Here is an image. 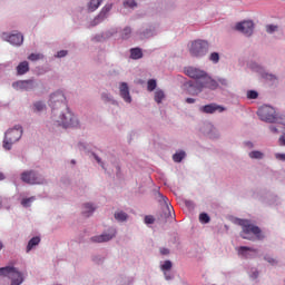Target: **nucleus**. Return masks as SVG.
Instances as JSON below:
<instances>
[{
  "label": "nucleus",
  "mask_w": 285,
  "mask_h": 285,
  "mask_svg": "<svg viewBox=\"0 0 285 285\" xmlns=\"http://www.w3.org/2000/svg\"><path fill=\"white\" fill-rule=\"evenodd\" d=\"M53 121L62 128H77L79 126V120L68 107L60 109L56 116L53 115Z\"/></svg>",
  "instance_id": "f257e3e1"
},
{
  "label": "nucleus",
  "mask_w": 285,
  "mask_h": 285,
  "mask_svg": "<svg viewBox=\"0 0 285 285\" xmlns=\"http://www.w3.org/2000/svg\"><path fill=\"white\" fill-rule=\"evenodd\" d=\"M204 88H208L209 90H217V88H219V83L215 79L210 78L208 73H206L202 81L189 86L188 95H199Z\"/></svg>",
  "instance_id": "f03ea898"
},
{
  "label": "nucleus",
  "mask_w": 285,
  "mask_h": 285,
  "mask_svg": "<svg viewBox=\"0 0 285 285\" xmlns=\"http://www.w3.org/2000/svg\"><path fill=\"white\" fill-rule=\"evenodd\" d=\"M238 226H242L243 230L240 233V237L243 239H253L252 235H256L257 239H263L264 237L262 236V229H259L257 226L250 224V220L247 219H238L237 220Z\"/></svg>",
  "instance_id": "7ed1b4c3"
},
{
  "label": "nucleus",
  "mask_w": 285,
  "mask_h": 285,
  "mask_svg": "<svg viewBox=\"0 0 285 285\" xmlns=\"http://www.w3.org/2000/svg\"><path fill=\"white\" fill-rule=\"evenodd\" d=\"M23 135V128L17 125L14 128L9 129L4 135L3 148L4 150H11L12 144H17Z\"/></svg>",
  "instance_id": "20e7f679"
},
{
  "label": "nucleus",
  "mask_w": 285,
  "mask_h": 285,
  "mask_svg": "<svg viewBox=\"0 0 285 285\" xmlns=\"http://www.w3.org/2000/svg\"><path fill=\"white\" fill-rule=\"evenodd\" d=\"M49 106L51 107L52 115H59V111L66 109L68 104H66V96L61 91H56L50 96Z\"/></svg>",
  "instance_id": "39448f33"
},
{
  "label": "nucleus",
  "mask_w": 285,
  "mask_h": 285,
  "mask_svg": "<svg viewBox=\"0 0 285 285\" xmlns=\"http://www.w3.org/2000/svg\"><path fill=\"white\" fill-rule=\"evenodd\" d=\"M188 48L189 55L199 58L206 57V55H208V48H210V45L205 40H194L188 45Z\"/></svg>",
  "instance_id": "423d86ee"
},
{
  "label": "nucleus",
  "mask_w": 285,
  "mask_h": 285,
  "mask_svg": "<svg viewBox=\"0 0 285 285\" xmlns=\"http://www.w3.org/2000/svg\"><path fill=\"white\" fill-rule=\"evenodd\" d=\"M0 277H8L9 279H11V285L23 284V274H21V272H18V269L14 267H1Z\"/></svg>",
  "instance_id": "0eeeda50"
},
{
  "label": "nucleus",
  "mask_w": 285,
  "mask_h": 285,
  "mask_svg": "<svg viewBox=\"0 0 285 285\" xmlns=\"http://www.w3.org/2000/svg\"><path fill=\"white\" fill-rule=\"evenodd\" d=\"M257 115L262 121H266L267 124H277L279 118H277V111H275V108L268 105L262 106Z\"/></svg>",
  "instance_id": "6e6552de"
},
{
  "label": "nucleus",
  "mask_w": 285,
  "mask_h": 285,
  "mask_svg": "<svg viewBox=\"0 0 285 285\" xmlns=\"http://www.w3.org/2000/svg\"><path fill=\"white\" fill-rule=\"evenodd\" d=\"M163 202V213L160 214V220L161 222H174L175 220V209L173 208V205H170L168 197L159 194Z\"/></svg>",
  "instance_id": "1a4fd4ad"
},
{
  "label": "nucleus",
  "mask_w": 285,
  "mask_h": 285,
  "mask_svg": "<svg viewBox=\"0 0 285 285\" xmlns=\"http://www.w3.org/2000/svg\"><path fill=\"white\" fill-rule=\"evenodd\" d=\"M185 73L187 75V77H190L191 79H196L193 86H197V82L203 81L204 77H206V72L204 70H199L195 67L186 68Z\"/></svg>",
  "instance_id": "9d476101"
},
{
  "label": "nucleus",
  "mask_w": 285,
  "mask_h": 285,
  "mask_svg": "<svg viewBox=\"0 0 285 285\" xmlns=\"http://www.w3.org/2000/svg\"><path fill=\"white\" fill-rule=\"evenodd\" d=\"M254 29L255 23H253V21L250 20L238 22L235 27V30H237L238 32H243V35H246V37H250Z\"/></svg>",
  "instance_id": "9b49d317"
},
{
  "label": "nucleus",
  "mask_w": 285,
  "mask_h": 285,
  "mask_svg": "<svg viewBox=\"0 0 285 285\" xmlns=\"http://www.w3.org/2000/svg\"><path fill=\"white\" fill-rule=\"evenodd\" d=\"M21 179L24 184H43V179H41L33 170L23 171L21 174Z\"/></svg>",
  "instance_id": "f8f14e48"
},
{
  "label": "nucleus",
  "mask_w": 285,
  "mask_h": 285,
  "mask_svg": "<svg viewBox=\"0 0 285 285\" xmlns=\"http://www.w3.org/2000/svg\"><path fill=\"white\" fill-rule=\"evenodd\" d=\"M110 10H112V4H106L100 13L91 22V26H99L101 21H105V19H108V14H110Z\"/></svg>",
  "instance_id": "ddd939ff"
},
{
  "label": "nucleus",
  "mask_w": 285,
  "mask_h": 285,
  "mask_svg": "<svg viewBox=\"0 0 285 285\" xmlns=\"http://www.w3.org/2000/svg\"><path fill=\"white\" fill-rule=\"evenodd\" d=\"M13 88H16V90H35L37 83L35 80H20L13 83Z\"/></svg>",
  "instance_id": "4468645a"
},
{
  "label": "nucleus",
  "mask_w": 285,
  "mask_h": 285,
  "mask_svg": "<svg viewBox=\"0 0 285 285\" xmlns=\"http://www.w3.org/2000/svg\"><path fill=\"white\" fill-rule=\"evenodd\" d=\"M2 39L11 43V46H21L23 43V36L21 33H12L10 36L3 33Z\"/></svg>",
  "instance_id": "2eb2a0df"
},
{
  "label": "nucleus",
  "mask_w": 285,
  "mask_h": 285,
  "mask_svg": "<svg viewBox=\"0 0 285 285\" xmlns=\"http://www.w3.org/2000/svg\"><path fill=\"white\" fill-rule=\"evenodd\" d=\"M202 112H205L206 115H213L215 112H224V110H226V108H224L223 106H219L217 104H209V105H205L200 108Z\"/></svg>",
  "instance_id": "dca6fc26"
},
{
  "label": "nucleus",
  "mask_w": 285,
  "mask_h": 285,
  "mask_svg": "<svg viewBox=\"0 0 285 285\" xmlns=\"http://www.w3.org/2000/svg\"><path fill=\"white\" fill-rule=\"evenodd\" d=\"M115 235H117V230L111 228L108 234L94 236L91 238V242H96L97 244H101L104 242H110V239H112V237H115Z\"/></svg>",
  "instance_id": "f3484780"
},
{
  "label": "nucleus",
  "mask_w": 285,
  "mask_h": 285,
  "mask_svg": "<svg viewBox=\"0 0 285 285\" xmlns=\"http://www.w3.org/2000/svg\"><path fill=\"white\" fill-rule=\"evenodd\" d=\"M120 97L126 101V104H131L132 98L130 97V89L128 88V83L121 82L120 87Z\"/></svg>",
  "instance_id": "a211bd4d"
},
{
  "label": "nucleus",
  "mask_w": 285,
  "mask_h": 285,
  "mask_svg": "<svg viewBox=\"0 0 285 285\" xmlns=\"http://www.w3.org/2000/svg\"><path fill=\"white\" fill-rule=\"evenodd\" d=\"M16 70L19 76L26 75V72H30V63H28V61H22L17 66Z\"/></svg>",
  "instance_id": "6ab92c4d"
},
{
  "label": "nucleus",
  "mask_w": 285,
  "mask_h": 285,
  "mask_svg": "<svg viewBox=\"0 0 285 285\" xmlns=\"http://www.w3.org/2000/svg\"><path fill=\"white\" fill-rule=\"evenodd\" d=\"M248 253H257V249L253 247H246V246L238 247V255H240L242 257H245L246 259H248L249 257Z\"/></svg>",
  "instance_id": "aec40b11"
},
{
  "label": "nucleus",
  "mask_w": 285,
  "mask_h": 285,
  "mask_svg": "<svg viewBox=\"0 0 285 285\" xmlns=\"http://www.w3.org/2000/svg\"><path fill=\"white\" fill-rule=\"evenodd\" d=\"M41 238L39 236L32 237L27 245V253H30L35 246H39Z\"/></svg>",
  "instance_id": "412c9836"
},
{
  "label": "nucleus",
  "mask_w": 285,
  "mask_h": 285,
  "mask_svg": "<svg viewBox=\"0 0 285 285\" xmlns=\"http://www.w3.org/2000/svg\"><path fill=\"white\" fill-rule=\"evenodd\" d=\"M83 212L82 214L86 215V217H90V215H92V213H95V206H92V204L87 203L83 205Z\"/></svg>",
  "instance_id": "4be33fe9"
},
{
  "label": "nucleus",
  "mask_w": 285,
  "mask_h": 285,
  "mask_svg": "<svg viewBox=\"0 0 285 285\" xmlns=\"http://www.w3.org/2000/svg\"><path fill=\"white\" fill-rule=\"evenodd\" d=\"M131 59H141L144 57V52L139 48L130 49Z\"/></svg>",
  "instance_id": "5701e85b"
},
{
  "label": "nucleus",
  "mask_w": 285,
  "mask_h": 285,
  "mask_svg": "<svg viewBox=\"0 0 285 285\" xmlns=\"http://www.w3.org/2000/svg\"><path fill=\"white\" fill-rule=\"evenodd\" d=\"M102 1L104 0H91L89 2V10H90V12H95V10H97V8H99L101 6Z\"/></svg>",
  "instance_id": "b1692460"
},
{
  "label": "nucleus",
  "mask_w": 285,
  "mask_h": 285,
  "mask_svg": "<svg viewBox=\"0 0 285 285\" xmlns=\"http://www.w3.org/2000/svg\"><path fill=\"white\" fill-rule=\"evenodd\" d=\"M165 98H166V95L164 94L163 90H157L155 92V101H156V104H161V101H164Z\"/></svg>",
  "instance_id": "393cba45"
},
{
  "label": "nucleus",
  "mask_w": 285,
  "mask_h": 285,
  "mask_svg": "<svg viewBox=\"0 0 285 285\" xmlns=\"http://www.w3.org/2000/svg\"><path fill=\"white\" fill-rule=\"evenodd\" d=\"M33 110H35V112H41V111L46 110V104H43L42 101L35 102Z\"/></svg>",
  "instance_id": "a878e982"
},
{
  "label": "nucleus",
  "mask_w": 285,
  "mask_h": 285,
  "mask_svg": "<svg viewBox=\"0 0 285 285\" xmlns=\"http://www.w3.org/2000/svg\"><path fill=\"white\" fill-rule=\"evenodd\" d=\"M115 219H117V222H126V219H128V214L124 212H117L115 213Z\"/></svg>",
  "instance_id": "bb28decb"
},
{
  "label": "nucleus",
  "mask_w": 285,
  "mask_h": 285,
  "mask_svg": "<svg viewBox=\"0 0 285 285\" xmlns=\"http://www.w3.org/2000/svg\"><path fill=\"white\" fill-rule=\"evenodd\" d=\"M184 157H186V153L179 151V153L174 154L173 159H174V161H176V164H179L184 159Z\"/></svg>",
  "instance_id": "cd10ccee"
},
{
  "label": "nucleus",
  "mask_w": 285,
  "mask_h": 285,
  "mask_svg": "<svg viewBox=\"0 0 285 285\" xmlns=\"http://www.w3.org/2000/svg\"><path fill=\"white\" fill-rule=\"evenodd\" d=\"M155 88H157V81L155 79L148 80L147 90H149V92H153V90H155Z\"/></svg>",
  "instance_id": "c85d7f7f"
},
{
  "label": "nucleus",
  "mask_w": 285,
  "mask_h": 285,
  "mask_svg": "<svg viewBox=\"0 0 285 285\" xmlns=\"http://www.w3.org/2000/svg\"><path fill=\"white\" fill-rule=\"evenodd\" d=\"M249 157L250 159H263L264 154L262 151H250Z\"/></svg>",
  "instance_id": "c756f323"
},
{
  "label": "nucleus",
  "mask_w": 285,
  "mask_h": 285,
  "mask_svg": "<svg viewBox=\"0 0 285 285\" xmlns=\"http://www.w3.org/2000/svg\"><path fill=\"white\" fill-rule=\"evenodd\" d=\"M199 222L202 224H208V222H210V216H208V214H206V213H202L199 215Z\"/></svg>",
  "instance_id": "7c9ffc66"
},
{
  "label": "nucleus",
  "mask_w": 285,
  "mask_h": 285,
  "mask_svg": "<svg viewBox=\"0 0 285 285\" xmlns=\"http://www.w3.org/2000/svg\"><path fill=\"white\" fill-rule=\"evenodd\" d=\"M29 61H39V59H43V55L41 53H31L28 57Z\"/></svg>",
  "instance_id": "2f4dec72"
},
{
  "label": "nucleus",
  "mask_w": 285,
  "mask_h": 285,
  "mask_svg": "<svg viewBox=\"0 0 285 285\" xmlns=\"http://www.w3.org/2000/svg\"><path fill=\"white\" fill-rule=\"evenodd\" d=\"M32 202H35V197H30V198H23L21 200V204L24 208H28L30 206V204H32Z\"/></svg>",
  "instance_id": "473e14b6"
},
{
  "label": "nucleus",
  "mask_w": 285,
  "mask_h": 285,
  "mask_svg": "<svg viewBox=\"0 0 285 285\" xmlns=\"http://www.w3.org/2000/svg\"><path fill=\"white\" fill-rule=\"evenodd\" d=\"M124 6H127V8H137V2L135 0H125Z\"/></svg>",
  "instance_id": "72a5a7b5"
},
{
  "label": "nucleus",
  "mask_w": 285,
  "mask_h": 285,
  "mask_svg": "<svg viewBox=\"0 0 285 285\" xmlns=\"http://www.w3.org/2000/svg\"><path fill=\"white\" fill-rule=\"evenodd\" d=\"M131 32H132V30L129 27H126L122 30V39H128L130 37Z\"/></svg>",
  "instance_id": "f704fd0d"
},
{
  "label": "nucleus",
  "mask_w": 285,
  "mask_h": 285,
  "mask_svg": "<svg viewBox=\"0 0 285 285\" xmlns=\"http://www.w3.org/2000/svg\"><path fill=\"white\" fill-rule=\"evenodd\" d=\"M257 97H259V94H257V91L255 90L247 91V99H257Z\"/></svg>",
  "instance_id": "c9c22d12"
},
{
  "label": "nucleus",
  "mask_w": 285,
  "mask_h": 285,
  "mask_svg": "<svg viewBox=\"0 0 285 285\" xmlns=\"http://www.w3.org/2000/svg\"><path fill=\"white\" fill-rule=\"evenodd\" d=\"M209 59H210V61H213L214 63H218V62H219V53H217V52L210 53Z\"/></svg>",
  "instance_id": "e433bc0d"
},
{
  "label": "nucleus",
  "mask_w": 285,
  "mask_h": 285,
  "mask_svg": "<svg viewBox=\"0 0 285 285\" xmlns=\"http://www.w3.org/2000/svg\"><path fill=\"white\" fill-rule=\"evenodd\" d=\"M170 268H173V263L170 261H166L163 265H161V271H170Z\"/></svg>",
  "instance_id": "4c0bfd02"
},
{
  "label": "nucleus",
  "mask_w": 285,
  "mask_h": 285,
  "mask_svg": "<svg viewBox=\"0 0 285 285\" xmlns=\"http://www.w3.org/2000/svg\"><path fill=\"white\" fill-rule=\"evenodd\" d=\"M276 30H277V26H274V24L266 26V32H268L269 35H273V32H276Z\"/></svg>",
  "instance_id": "58836bf2"
},
{
  "label": "nucleus",
  "mask_w": 285,
  "mask_h": 285,
  "mask_svg": "<svg viewBox=\"0 0 285 285\" xmlns=\"http://www.w3.org/2000/svg\"><path fill=\"white\" fill-rule=\"evenodd\" d=\"M145 224H155V217L151 215L145 216Z\"/></svg>",
  "instance_id": "ea45409f"
},
{
  "label": "nucleus",
  "mask_w": 285,
  "mask_h": 285,
  "mask_svg": "<svg viewBox=\"0 0 285 285\" xmlns=\"http://www.w3.org/2000/svg\"><path fill=\"white\" fill-rule=\"evenodd\" d=\"M217 83H220V86H228V80H226L225 78H219Z\"/></svg>",
  "instance_id": "a19ab883"
},
{
  "label": "nucleus",
  "mask_w": 285,
  "mask_h": 285,
  "mask_svg": "<svg viewBox=\"0 0 285 285\" xmlns=\"http://www.w3.org/2000/svg\"><path fill=\"white\" fill-rule=\"evenodd\" d=\"M265 261L268 262L269 264H277V261L275 258L269 257V256H265Z\"/></svg>",
  "instance_id": "79ce46f5"
},
{
  "label": "nucleus",
  "mask_w": 285,
  "mask_h": 285,
  "mask_svg": "<svg viewBox=\"0 0 285 285\" xmlns=\"http://www.w3.org/2000/svg\"><path fill=\"white\" fill-rule=\"evenodd\" d=\"M160 254H161V255H169V254H170V250H169L168 248H166V247H161V248H160Z\"/></svg>",
  "instance_id": "37998d69"
},
{
  "label": "nucleus",
  "mask_w": 285,
  "mask_h": 285,
  "mask_svg": "<svg viewBox=\"0 0 285 285\" xmlns=\"http://www.w3.org/2000/svg\"><path fill=\"white\" fill-rule=\"evenodd\" d=\"M276 159H279V161H285V154H276Z\"/></svg>",
  "instance_id": "c03bdc74"
},
{
  "label": "nucleus",
  "mask_w": 285,
  "mask_h": 285,
  "mask_svg": "<svg viewBox=\"0 0 285 285\" xmlns=\"http://www.w3.org/2000/svg\"><path fill=\"white\" fill-rule=\"evenodd\" d=\"M66 55H68V51L61 50V51H58L57 57L61 58V57H66Z\"/></svg>",
  "instance_id": "a18cd8bd"
},
{
  "label": "nucleus",
  "mask_w": 285,
  "mask_h": 285,
  "mask_svg": "<svg viewBox=\"0 0 285 285\" xmlns=\"http://www.w3.org/2000/svg\"><path fill=\"white\" fill-rule=\"evenodd\" d=\"M269 130H271L272 132H274V134L279 132V130H278L277 127H275V126H271V127H269Z\"/></svg>",
  "instance_id": "49530a36"
},
{
  "label": "nucleus",
  "mask_w": 285,
  "mask_h": 285,
  "mask_svg": "<svg viewBox=\"0 0 285 285\" xmlns=\"http://www.w3.org/2000/svg\"><path fill=\"white\" fill-rule=\"evenodd\" d=\"M96 161H98V164H100V166L104 167V163H101V158H99V156H95Z\"/></svg>",
  "instance_id": "de8ad7c7"
},
{
  "label": "nucleus",
  "mask_w": 285,
  "mask_h": 285,
  "mask_svg": "<svg viewBox=\"0 0 285 285\" xmlns=\"http://www.w3.org/2000/svg\"><path fill=\"white\" fill-rule=\"evenodd\" d=\"M186 104H195V99L194 98H187Z\"/></svg>",
  "instance_id": "09e8293b"
},
{
  "label": "nucleus",
  "mask_w": 285,
  "mask_h": 285,
  "mask_svg": "<svg viewBox=\"0 0 285 285\" xmlns=\"http://www.w3.org/2000/svg\"><path fill=\"white\" fill-rule=\"evenodd\" d=\"M266 79H271L273 81V79H275V76L273 75H266Z\"/></svg>",
  "instance_id": "8fccbe9b"
},
{
  "label": "nucleus",
  "mask_w": 285,
  "mask_h": 285,
  "mask_svg": "<svg viewBox=\"0 0 285 285\" xmlns=\"http://www.w3.org/2000/svg\"><path fill=\"white\" fill-rule=\"evenodd\" d=\"M3 179H6V175H3V173L0 171V181H3Z\"/></svg>",
  "instance_id": "3c124183"
},
{
  "label": "nucleus",
  "mask_w": 285,
  "mask_h": 285,
  "mask_svg": "<svg viewBox=\"0 0 285 285\" xmlns=\"http://www.w3.org/2000/svg\"><path fill=\"white\" fill-rule=\"evenodd\" d=\"M165 277L166 279H171L170 275H168V273L165 272Z\"/></svg>",
  "instance_id": "603ef678"
},
{
  "label": "nucleus",
  "mask_w": 285,
  "mask_h": 285,
  "mask_svg": "<svg viewBox=\"0 0 285 285\" xmlns=\"http://www.w3.org/2000/svg\"><path fill=\"white\" fill-rule=\"evenodd\" d=\"M102 99L108 100V95H102Z\"/></svg>",
  "instance_id": "864d4df0"
},
{
  "label": "nucleus",
  "mask_w": 285,
  "mask_h": 285,
  "mask_svg": "<svg viewBox=\"0 0 285 285\" xmlns=\"http://www.w3.org/2000/svg\"><path fill=\"white\" fill-rule=\"evenodd\" d=\"M3 249V243L0 242V250Z\"/></svg>",
  "instance_id": "5fc2aeb1"
},
{
  "label": "nucleus",
  "mask_w": 285,
  "mask_h": 285,
  "mask_svg": "<svg viewBox=\"0 0 285 285\" xmlns=\"http://www.w3.org/2000/svg\"><path fill=\"white\" fill-rule=\"evenodd\" d=\"M1 204H2V200H1V198H0V207H1Z\"/></svg>",
  "instance_id": "6e6d98bb"
},
{
  "label": "nucleus",
  "mask_w": 285,
  "mask_h": 285,
  "mask_svg": "<svg viewBox=\"0 0 285 285\" xmlns=\"http://www.w3.org/2000/svg\"><path fill=\"white\" fill-rule=\"evenodd\" d=\"M283 124H284V126H285V121H284Z\"/></svg>",
  "instance_id": "4d7b16f0"
}]
</instances>
